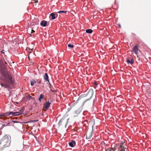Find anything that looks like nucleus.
I'll use <instances>...</instances> for the list:
<instances>
[{
  "instance_id": "f257e3e1",
  "label": "nucleus",
  "mask_w": 151,
  "mask_h": 151,
  "mask_svg": "<svg viewBox=\"0 0 151 151\" xmlns=\"http://www.w3.org/2000/svg\"><path fill=\"white\" fill-rule=\"evenodd\" d=\"M10 143V138L7 136H4L0 141V147L1 148L8 147Z\"/></svg>"
},
{
  "instance_id": "f03ea898",
  "label": "nucleus",
  "mask_w": 151,
  "mask_h": 151,
  "mask_svg": "<svg viewBox=\"0 0 151 151\" xmlns=\"http://www.w3.org/2000/svg\"><path fill=\"white\" fill-rule=\"evenodd\" d=\"M13 81L12 77L9 76L7 80H4L1 83L2 86L5 88H8L13 83Z\"/></svg>"
},
{
  "instance_id": "7ed1b4c3",
  "label": "nucleus",
  "mask_w": 151,
  "mask_h": 151,
  "mask_svg": "<svg viewBox=\"0 0 151 151\" xmlns=\"http://www.w3.org/2000/svg\"><path fill=\"white\" fill-rule=\"evenodd\" d=\"M68 119H66L65 118H63L59 121L58 123V125L59 127L61 128H66L67 124L68 122Z\"/></svg>"
},
{
  "instance_id": "20e7f679",
  "label": "nucleus",
  "mask_w": 151,
  "mask_h": 151,
  "mask_svg": "<svg viewBox=\"0 0 151 151\" xmlns=\"http://www.w3.org/2000/svg\"><path fill=\"white\" fill-rule=\"evenodd\" d=\"M24 110L22 109L19 112H10L9 113H6L5 114V116H8L10 115H12L14 116H18L22 114V112H23Z\"/></svg>"
},
{
  "instance_id": "39448f33",
  "label": "nucleus",
  "mask_w": 151,
  "mask_h": 151,
  "mask_svg": "<svg viewBox=\"0 0 151 151\" xmlns=\"http://www.w3.org/2000/svg\"><path fill=\"white\" fill-rule=\"evenodd\" d=\"M93 134L92 130H88L86 133V138L88 139H91Z\"/></svg>"
},
{
  "instance_id": "423d86ee",
  "label": "nucleus",
  "mask_w": 151,
  "mask_h": 151,
  "mask_svg": "<svg viewBox=\"0 0 151 151\" xmlns=\"http://www.w3.org/2000/svg\"><path fill=\"white\" fill-rule=\"evenodd\" d=\"M119 151H128V149L124 146V143H122L119 147Z\"/></svg>"
},
{
  "instance_id": "0eeeda50",
  "label": "nucleus",
  "mask_w": 151,
  "mask_h": 151,
  "mask_svg": "<svg viewBox=\"0 0 151 151\" xmlns=\"http://www.w3.org/2000/svg\"><path fill=\"white\" fill-rule=\"evenodd\" d=\"M139 50L138 48V45H136L132 49V51L134 52L137 55L138 54ZM137 57L139 58V56L138 55H137Z\"/></svg>"
},
{
  "instance_id": "6e6552de",
  "label": "nucleus",
  "mask_w": 151,
  "mask_h": 151,
  "mask_svg": "<svg viewBox=\"0 0 151 151\" xmlns=\"http://www.w3.org/2000/svg\"><path fill=\"white\" fill-rule=\"evenodd\" d=\"M93 91L92 89H90L88 92L87 93V94L86 95L87 96H88L89 98L90 99L93 96Z\"/></svg>"
},
{
  "instance_id": "1a4fd4ad",
  "label": "nucleus",
  "mask_w": 151,
  "mask_h": 151,
  "mask_svg": "<svg viewBox=\"0 0 151 151\" xmlns=\"http://www.w3.org/2000/svg\"><path fill=\"white\" fill-rule=\"evenodd\" d=\"M51 104V102H50L49 101L45 102L44 104V108L47 110L48 109L50 106Z\"/></svg>"
},
{
  "instance_id": "9d476101",
  "label": "nucleus",
  "mask_w": 151,
  "mask_h": 151,
  "mask_svg": "<svg viewBox=\"0 0 151 151\" xmlns=\"http://www.w3.org/2000/svg\"><path fill=\"white\" fill-rule=\"evenodd\" d=\"M5 66V64H4V62L0 58V69H2Z\"/></svg>"
},
{
  "instance_id": "9b49d317",
  "label": "nucleus",
  "mask_w": 151,
  "mask_h": 151,
  "mask_svg": "<svg viewBox=\"0 0 151 151\" xmlns=\"http://www.w3.org/2000/svg\"><path fill=\"white\" fill-rule=\"evenodd\" d=\"M76 142L74 140H72L71 142L69 143V146L71 147H74L76 145Z\"/></svg>"
},
{
  "instance_id": "f8f14e48",
  "label": "nucleus",
  "mask_w": 151,
  "mask_h": 151,
  "mask_svg": "<svg viewBox=\"0 0 151 151\" xmlns=\"http://www.w3.org/2000/svg\"><path fill=\"white\" fill-rule=\"evenodd\" d=\"M44 78L45 80L46 81H48L49 83V77L47 73H45V75L44 76Z\"/></svg>"
},
{
  "instance_id": "ddd939ff",
  "label": "nucleus",
  "mask_w": 151,
  "mask_h": 151,
  "mask_svg": "<svg viewBox=\"0 0 151 151\" xmlns=\"http://www.w3.org/2000/svg\"><path fill=\"white\" fill-rule=\"evenodd\" d=\"M47 24V22L45 20L42 21L40 23V25L43 27L46 26Z\"/></svg>"
},
{
  "instance_id": "4468645a",
  "label": "nucleus",
  "mask_w": 151,
  "mask_h": 151,
  "mask_svg": "<svg viewBox=\"0 0 151 151\" xmlns=\"http://www.w3.org/2000/svg\"><path fill=\"white\" fill-rule=\"evenodd\" d=\"M86 33L91 34L93 32V30L91 29H88L86 30Z\"/></svg>"
},
{
  "instance_id": "2eb2a0df",
  "label": "nucleus",
  "mask_w": 151,
  "mask_h": 151,
  "mask_svg": "<svg viewBox=\"0 0 151 151\" xmlns=\"http://www.w3.org/2000/svg\"><path fill=\"white\" fill-rule=\"evenodd\" d=\"M127 62L128 63H131V64H132L134 63V60L133 59H132L131 60H127Z\"/></svg>"
},
{
  "instance_id": "dca6fc26",
  "label": "nucleus",
  "mask_w": 151,
  "mask_h": 151,
  "mask_svg": "<svg viewBox=\"0 0 151 151\" xmlns=\"http://www.w3.org/2000/svg\"><path fill=\"white\" fill-rule=\"evenodd\" d=\"M55 14L54 13H51L50 14V16L52 17V19H55Z\"/></svg>"
},
{
  "instance_id": "f3484780",
  "label": "nucleus",
  "mask_w": 151,
  "mask_h": 151,
  "mask_svg": "<svg viewBox=\"0 0 151 151\" xmlns=\"http://www.w3.org/2000/svg\"><path fill=\"white\" fill-rule=\"evenodd\" d=\"M44 97V96L42 94H41L40 95V97L39 98V101H41V99Z\"/></svg>"
},
{
  "instance_id": "a211bd4d",
  "label": "nucleus",
  "mask_w": 151,
  "mask_h": 151,
  "mask_svg": "<svg viewBox=\"0 0 151 151\" xmlns=\"http://www.w3.org/2000/svg\"><path fill=\"white\" fill-rule=\"evenodd\" d=\"M36 83V82L34 80H32L31 82V85L33 86Z\"/></svg>"
},
{
  "instance_id": "6ab92c4d",
  "label": "nucleus",
  "mask_w": 151,
  "mask_h": 151,
  "mask_svg": "<svg viewBox=\"0 0 151 151\" xmlns=\"http://www.w3.org/2000/svg\"><path fill=\"white\" fill-rule=\"evenodd\" d=\"M67 12L66 11H60L57 12V13H66Z\"/></svg>"
},
{
  "instance_id": "aec40b11",
  "label": "nucleus",
  "mask_w": 151,
  "mask_h": 151,
  "mask_svg": "<svg viewBox=\"0 0 151 151\" xmlns=\"http://www.w3.org/2000/svg\"><path fill=\"white\" fill-rule=\"evenodd\" d=\"M9 124V123H8L6 124H3L2 125V127L1 128V129H2L4 126H6Z\"/></svg>"
},
{
  "instance_id": "412c9836",
  "label": "nucleus",
  "mask_w": 151,
  "mask_h": 151,
  "mask_svg": "<svg viewBox=\"0 0 151 151\" xmlns=\"http://www.w3.org/2000/svg\"><path fill=\"white\" fill-rule=\"evenodd\" d=\"M68 46L69 47L73 48V45H72L70 44H68Z\"/></svg>"
},
{
  "instance_id": "4be33fe9",
  "label": "nucleus",
  "mask_w": 151,
  "mask_h": 151,
  "mask_svg": "<svg viewBox=\"0 0 151 151\" xmlns=\"http://www.w3.org/2000/svg\"><path fill=\"white\" fill-rule=\"evenodd\" d=\"M27 98L29 100L30 99H31L32 98V97L29 95H28L27 96Z\"/></svg>"
},
{
  "instance_id": "5701e85b",
  "label": "nucleus",
  "mask_w": 151,
  "mask_h": 151,
  "mask_svg": "<svg viewBox=\"0 0 151 151\" xmlns=\"http://www.w3.org/2000/svg\"><path fill=\"white\" fill-rule=\"evenodd\" d=\"M94 83V87L96 88V86H97V83H96V82H94L93 83Z\"/></svg>"
},
{
  "instance_id": "b1692460",
  "label": "nucleus",
  "mask_w": 151,
  "mask_h": 151,
  "mask_svg": "<svg viewBox=\"0 0 151 151\" xmlns=\"http://www.w3.org/2000/svg\"><path fill=\"white\" fill-rule=\"evenodd\" d=\"M111 151V148H109L106 150V151Z\"/></svg>"
},
{
  "instance_id": "393cba45",
  "label": "nucleus",
  "mask_w": 151,
  "mask_h": 151,
  "mask_svg": "<svg viewBox=\"0 0 151 151\" xmlns=\"http://www.w3.org/2000/svg\"><path fill=\"white\" fill-rule=\"evenodd\" d=\"M111 150L112 149L113 151H114L116 150V149L115 148H111Z\"/></svg>"
},
{
  "instance_id": "a878e982",
  "label": "nucleus",
  "mask_w": 151,
  "mask_h": 151,
  "mask_svg": "<svg viewBox=\"0 0 151 151\" xmlns=\"http://www.w3.org/2000/svg\"><path fill=\"white\" fill-rule=\"evenodd\" d=\"M35 32V31L33 30L32 29L31 32V33H32L33 32Z\"/></svg>"
},
{
  "instance_id": "bb28decb",
  "label": "nucleus",
  "mask_w": 151,
  "mask_h": 151,
  "mask_svg": "<svg viewBox=\"0 0 151 151\" xmlns=\"http://www.w3.org/2000/svg\"><path fill=\"white\" fill-rule=\"evenodd\" d=\"M4 50H2L1 51V53H3V54H4Z\"/></svg>"
},
{
  "instance_id": "cd10ccee",
  "label": "nucleus",
  "mask_w": 151,
  "mask_h": 151,
  "mask_svg": "<svg viewBox=\"0 0 151 151\" xmlns=\"http://www.w3.org/2000/svg\"><path fill=\"white\" fill-rule=\"evenodd\" d=\"M38 2V1H35V3H37Z\"/></svg>"
},
{
  "instance_id": "c85d7f7f",
  "label": "nucleus",
  "mask_w": 151,
  "mask_h": 151,
  "mask_svg": "<svg viewBox=\"0 0 151 151\" xmlns=\"http://www.w3.org/2000/svg\"><path fill=\"white\" fill-rule=\"evenodd\" d=\"M118 26H119L120 28H121V25H120V24H119L118 25Z\"/></svg>"
},
{
  "instance_id": "c756f323",
  "label": "nucleus",
  "mask_w": 151,
  "mask_h": 151,
  "mask_svg": "<svg viewBox=\"0 0 151 151\" xmlns=\"http://www.w3.org/2000/svg\"><path fill=\"white\" fill-rule=\"evenodd\" d=\"M51 91L52 92H54L55 91L51 89Z\"/></svg>"
},
{
  "instance_id": "7c9ffc66",
  "label": "nucleus",
  "mask_w": 151,
  "mask_h": 151,
  "mask_svg": "<svg viewBox=\"0 0 151 151\" xmlns=\"http://www.w3.org/2000/svg\"><path fill=\"white\" fill-rule=\"evenodd\" d=\"M86 101H85L83 102V104L85 103Z\"/></svg>"
},
{
  "instance_id": "2f4dec72",
  "label": "nucleus",
  "mask_w": 151,
  "mask_h": 151,
  "mask_svg": "<svg viewBox=\"0 0 151 151\" xmlns=\"http://www.w3.org/2000/svg\"><path fill=\"white\" fill-rule=\"evenodd\" d=\"M32 49H30V50H31V51H32ZM29 50H30V49H29Z\"/></svg>"
},
{
  "instance_id": "473e14b6",
  "label": "nucleus",
  "mask_w": 151,
  "mask_h": 151,
  "mask_svg": "<svg viewBox=\"0 0 151 151\" xmlns=\"http://www.w3.org/2000/svg\"><path fill=\"white\" fill-rule=\"evenodd\" d=\"M5 64H7V63L6 62H5Z\"/></svg>"
},
{
  "instance_id": "72a5a7b5",
  "label": "nucleus",
  "mask_w": 151,
  "mask_h": 151,
  "mask_svg": "<svg viewBox=\"0 0 151 151\" xmlns=\"http://www.w3.org/2000/svg\"><path fill=\"white\" fill-rule=\"evenodd\" d=\"M41 83L40 82H39V83Z\"/></svg>"
},
{
  "instance_id": "f704fd0d",
  "label": "nucleus",
  "mask_w": 151,
  "mask_h": 151,
  "mask_svg": "<svg viewBox=\"0 0 151 151\" xmlns=\"http://www.w3.org/2000/svg\"><path fill=\"white\" fill-rule=\"evenodd\" d=\"M28 58L29 59V56H28Z\"/></svg>"
},
{
  "instance_id": "c9c22d12",
  "label": "nucleus",
  "mask_w": 151,
  "mask_h": 151,
  "mask_svg": "<svg viewBox=\"0 0 151 151\" xmlns=\"http://www.w3.org/2000/svg\"><path fill=\"white\" fill-rule=\"evenodd\" d=\"M139 60H140V58H139Z\"/></svg>"
}]
</instances>
